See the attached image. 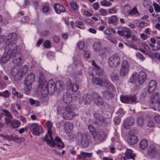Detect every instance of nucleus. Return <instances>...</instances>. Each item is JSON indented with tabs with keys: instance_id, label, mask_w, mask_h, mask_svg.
I'll list each match as a JSON object with an SVG mask.
<instances>
[{
	"instance_id": "obj_1",
	"label": "nucleus",
	"mask_w": 160,
	"mask_h": 160,
	"mask_svg": "<svg viewBox=\"0 0 160 160\" xmlns=\"http://www.w3.org/2000/svg\"><path fill=\"white\" fill-rule=\"evenodd\" d=\"M92 82L94 85L103 87L109 89H112L114 88L113 85L110 82L105 80H102L99 78H93Z\"/></svg>"
},
{
	"instance_id": "obj_2",
	"label": "nucleus",
	"mask_w": 160,
	"mask_h": 160,
	"mask_svg": "<svg viewBox=\"0 0 160 160\" xmlns=\"http://www.w3.org/2000/svg\"><path fill=\"white\" fill-rule=\"evenodd\" d=\"M35 79V75L33 73H30L27 76L24 82L25 86L24 90L27 94L29 93L32 89V84Z\"/></svg>"
},
{
	"instance_id": "obj_3",
	"label": "nucleus",
	"mask_w": 160,
	"mask_h": 160,
	"mask_svg": "<svg viewBox=\"0 0 160 160\" xmlns=\"http://www.w3.org/2000/svg\"><path fill=\"white\" fill-rule=\"evenodd\" d=\"M76 138L84 148H87L90 142V137L85 133L78 132Z\"/></svg>"
},
{
	"instance_id": "obj_4",
	"label": "nucleus",
	"mask_w": 160,
	"mask_h": 160,
	"mask_svg": "<svg viewBox=\"0 0 160 160\" xmlns=\"http://www.w3.org/2000/svg\"><path fill=\"white\" fill-rule=\"evenodd\" d=\"M51 140L49 139V137L47 138V141L48 144L51 147H54L55 145L57 146L58 147L63 148L64 147V143L62 142L61 139L58 137H56L53 140L52 137V139L50 138Z\"/></svg>"
},
{
	"instance_id": "obj_5",
	"label": "nucleus",
	"mask_w": 160,
	"mask_h": 160,
	"mask_svg": "<svg viewBox=\"0 0 160 160\" xmlns=\"http://www.w3.org/2000/svg\"><path fill=\"white\" fill-rule=\"evenodd\" d=\"M6 45L4 48L5 52H7L12 55L17 51V46L15 43H10V41H6Z\"/></svg>"
},
{
	"instance_id": "obj_6",
	"label": "nucleus",
	"mask_w": 160,
	"mask_h": 160,
	"mask_svg": "<svg viewBox=\"0 0 160 160\" xmlns=\"http://www.w3.org/2000/svg\"><path fill=\"white\" fill-rule=\"evenodd\" d=\"M121 61L118 56L114 55L110 56L108 59V64L110 66L115 67L118 66Z\"/></svg>"
},
{
	"instance_id": "obj_7",
	"label": "nucleus",
	"mask_w": 160,
	"mask_h": 160,
	"mask_svg": "<svg viewBox=\"0 0 160 160\" xmlns=\"http://www.w3.org/2000/svg\"><path fill=\"white\" fill-rule=\"evenodd\" d=\"M29 129L32 133L36 136H39L40 133H43V129L41 126L34 123L30 125Z\"/></svg>"
},
{
	"instance_id": "obj_8",
	"label": "nucleus",
	"mask_w": 160,
	"mask_h": 160,
	"mask_svg": "<svg viewBox=\"0 0 160 160\" xmlns=\"http://www.w3.org/2000/svg\"><path fill=\"white\" fill-rule=\"evenodd\" d=\"M65 109L66 111L62 114V117L64 119L67 120H71L75 118L76 114L74 112L69 111V106H66Z\"/></svg>"
},
{
	"instance_id": "obj_9",
	"label": "nucleus",
	"mask_w": 160,
	"mask_h": 160,
	"mask_svg": "<svg viewBox=\"0 0 160 160\" xmlns=\"http://www.w3.org/2000/svg\"><path fill=\"white\" fill-rule=\"evenodd\" d=\"M121 101L125 103L131 104L136 102V95H122L120 97Z\"/></svg>"
},
{
	"instance_id": "obj_10",
	"label": "nucleus",
	"mask_w": 160,
	"mask_h": 160,
	"mask_svg": "<svg viewBox=\"0 0 160 160\" xmlns=\"http://www.w3.org/2000/svg\"><path fill=\"white\" fill-rule=\"evenodd\" d=\"M12 61L15 64L19 66L21 65L24 62L22 55L19 52H16L13 57Z\"/></svg>"
},
{
	"instance_id": "obj_11",
	"label": "nucleus",
	"mask_w": 160,
	"mask_h": 160,
	"mask_svg": "<svg viewBox=\"0 0 160 160\" xmlns=\"http://www.w3.org/2000/svg\"><path fill=\"white\" fill-rule=\"evenodd\" d=\"M95 118L94 124L98 127L101 126L105 121L104 116L98 113H95L94 114Z\"/></svg>"
},
{
	"instance_id": "obj_12",
	"label": "nucleus",
	"mask_w": 160,
	"mask_h": 160,
	"mask_svg": "<svg viewBox=\"0 0 160 160\" xmlns=\"http://www.w3.org/2000/svg\"><path fill=\"white\" fill-rule=\"evenodd\" d=\"M129 68V66L128 62L126 60H123L122 63L120 70V76L122 77L125 76L128 72Z\"/></svg>"
},
{
	"instance_id": "obj_13",
	"label": "nucleus",
	"mask_w": 160,
	"mask_h": 160,
	"mask_svg": "<svg viewBox=\"0 0 160 160\" xmlns=\"http://www.w3.org/2000/svg\"><path fill=\"white\" fill-rule=\"evenodd\" d=\"M92 99L97 105L101 106L103 103L102 98L97 93H93L92 95Z\"/></svg>"
},
{
	"instance_id": "obj_14",
	"label": "nucleus",
	"mask_w": 160,
	"mask_h": 160,
	"mask_svg": "<svg viewBox=\"0 0 160 160\" xmlns=\"http://www.w3.org/2000/svg\"><path fill=\"white\" fill-rule=\"evenodd\" d=\"M92 100V96L88 93H86L84 95L82 100L79 102L81 103H83L85 105H88L90 104Z\"/></svg>"
},
{
	"instance_id": "obj_15",
	"label": "nucleus",
	"mask_w": 160,
	"mask_h": 160,
	"mask_svg": "<svg viewBox=\"0 0 160 160\" xmlns=\"http://www.w3.org/2000/svg\"><path fill=\"white\" fill-rule=\"evenodd\" d=\"M46 127L48 128V132L43 138V140L46 141L47 140V138L49 137L50 138L52 139V132L51 128L52 127V124L49 121H48L46 122Z\"/></svg>"
},
{
	"instance_id": "obj_16",
	"label": "nucleus",
	"mask_w": 160,
	"mask_h": 160,
	"mask_svg": "<svg viewBox=\"0 0 160 160\" xmlns=\"http://www.w3.org/2000/svg\"><path fill=\"white\" fill-rule=\"evenodd\" d=\"M48 88L50 94H53L55 93L56 89L53 80H52L49 81L48 84Z\"/></svg>"
},
{
	"instance_id": "obj_17",
	"label": "nucleus",
	"mask_w": 160,
	"mask_h": 160,
	"mask_svg": "<svg viewBox=\"0 0 160 160\" xmlns=\"http://www.w3.org/2000/svg\"><path fill=\"white\" fill-rule=\"evenodd\" d=\"M146 78V75L144 71H141L138 73V82L139 84H142L145 81Z\"/></svg>"
},
{
	"instance_id": "obj_18",
	"label": "nucleus",
	"mask_w": 160,
	"mask_h": 160,
	"mask_svg": "<svg viewBox=\"0 0 160 160\" xmlns=\"http://www.w3.org/2000/svg\"><path fill=\"white\" fill-rule=\"evenodd\" d=\"M134 123L135 121L133 118L131 117L128 118L124 121V127L125 128L128 129Z\"/></svg>"
},
{
	"instance_id": "obj_19",
	"label": "nucleus",
	"mask_w": 160,
	"mask_h": 160,
	"mask_svg": "<svg viewBox=\"0 0 160 160\" xmlns=\"http://www.w3.org/2000/svg\"><path fill=\"white\" fill-rule=\"evenodd\" d=\"M157 87V83L155 80H152L150 81L148 88V91L149 93L153 92L155 90Z\"/></svg>"
},
{
	"instance_id": "obj_20",
	"label": "nucleus",
	"mask_w": 160,
	"mask_h": 160,
	"mask_svg": "<svg viewBox=\"0 0 160 160\" xmlns=\"http://www.w3.org/2000/svg\"><path fill=\"white\" fill-rule=\"evenodd\" d=\"M39 76L38 86H41V85H44V87L46 86V85L48 84V82L46 80V77L42 73H40L39 74Z\"/></svg>"
},
{
	"instance_id": "obj_21",
	"label": "nucleus",
	"mask_w": 160,
	"mask_h": 160,
	"mask_svg": "<svg viewBox=\"0 0 160 160\" xmlns=\"http://www.w3.org/2000/svg\"><path fill=\"white\" fill-rule=\"evenodd\" d=\"M92 153L86 152L81 151L80 152V154L79 156L78 159H82L81 160H87V158H90L92 156Z\"/></svg>"
},
{
	"instance_id": "obj_22",
	"label": "nucleus",
	"mask_w": 160,
	"mask_h": 160,
	"mask_svg": "<svg viewBox=\"0 0 160 160\" xmlns=\"http://www.w3.org/2000/svg\"><path fill=\"white\" fill-rule=\"evenodd\" d=\"M62 99L64 102L66 104L70 103L72 100L71 94L68 92H66L63 94Z\"/></svg>"
},
{
	"instance_id": "obj_23",
	"label": "nucleus",
	"mask_w": 160,
	"mask_h": 160,
	"mask_svg": "<svg viewBox=\"0 0 160 160\" xmlns=\"http://www.w3.org/2000/svg\"><path fill=\"white\" fill-rule=\"evenodd\" d=\"M54 9L56 12L58 14H60L61 12H66L64 8L59 3L55 4Z\"/></svg>"
},
{
	"instance_id": "obj_24",
	"label": "nucleus",
	"mask_w": 160,
	"mask_h": 160,
	"mask_svg": "<svg viewBox=\"0 0 160 160\" xmlns=\"http://www.w3.org/2000/svg\"><path fill=\"white\" fill-rule=\"evenodd\" d=\"M57 92L59 93L64 90V83L61 81H57L55 84Z\"/></svg>"
},
{
	"instance_id": "obj_25",
	"label": "nucleus",
	"mask_w": 160,
	"mask_h": 160,
	"mask_svg": "<svg viewBox=\"0 0 160 160\" xmlns=\"http://www.w3.org/2000/svg\"><path fill=\"white\" fill-rule=\"evenodd\" d=\"M107 88L106 90L104 91L102 93L103 98L107 100L111 99L113 97L112 92L109 90V89Z\"/></svg>"
},
{
	"instance_id": "obj_26",
	"label": "nucleus",
	"mask_w": 160,
	"mask_h": 160,
	"mask_svg": "<svg viewBox=\"0 0 160 160\" xmlns=\"http://www.w3.org/2000/svg\"><path fill=\"white\" fill-rule=\"evenodd\" d=\"M38 86L41 89V94L42 96L43 97H46L49 93V92L48 88V84L45 87L44 86V85H41V86Z\"/></svg>"
},
{
	"instance_id": "obj_27",
	"label": "nucleus",
	"mask_w": 160,
	"mask_h": 160,
	"mask_svg": "<svg viewBox=\"0 0 160 160\" xmlns=\"http://www.w3.org/2000/svg\"><path fill=\"white\" fill-rule=\"evenodd\" d=\"M125 155L127 159H132L133 160H135L134 158L136 157V155L133 153V151L130 149H128L127 150Z\"/></svg>"
},
{
	"instance_id": "obj_28",
	"label": "nucleus",
	"mask_w": 160,
	"mask_h": 160,
	"mask_svg": "<svg viewBox=\"0 0 160 160\" xmlns=\"http://www.w3.org/2000/svg\"><path fill=\"white\" fill-rule=\"evenodd\" d=\"M11 55L7 52H5L1 58V61L3 63L7 62L10 59Z\"/></svg>"
},
{
	"instance_id": "obj_29",
	"label": "nucleus",
	"mask_w": 160,
	"mask_h": 160,
	"mask_svg": "<svg viewBox=\"0 0 160 160\" xmlns=\"http://www.w3.org/2000/svg\"><path fill=\"white\" fill-rule=\"evenodd\" d=\"M151 100L153 103L157 102L159 105L160 107V102H158V101L160 100L159 98V93L158 92H155L153 93L150 97Z\"/></svg>"
},
{
	"instance_id": "obj_30",
	"label": "nucleus",
	"mask_w": 160,
	"mask_h": 160,
	"mask_svg": "<svg viewBox=\"0 0 160 160\" xmlns=\"http://www.w3.org/2000/svg\"><path fill=\"white\" fill-rule=\"evenodd\" d=\"M72 128L73 124L71 122H67L64 127L65 132L66 133H69L72 130Z\"/></svg>"
},
{
	"instance_id": "obj_31",
	"label": "nucleus",
	"mask_w": 160,
	"mask_h": 160,
	"mask_svg": "<svg viewBox=\"0 0 160 160\" xmlns=\"http://www.w3.org/2000/svg\"><path fill=\"white\" fill-rule=\"evenodd\" d=\"M21 125V122L17 119H14L11 122L10 127L12 128H18Z\"/></svg>"
},
{
	"instance_id": "obj_32",
	"label": "nucleus",
	"mask_w": 160,
	"mask_h": 160,
	"mask_svg": "<svg viewBox=\"0 0 160 160\" xmlns=\"http://www.w3.org/2000/svg\"><path fill=\"white\" fill-rule=\"evenodd\" d=\"M128 141L130 144L133 145L137 142L138 141V138L136 135L129 137Z\"/></svg>"
},
{
	"instance_id": "obj_33",
	"label": "nucleus",
	"mask_w": 160,
	"mask_h": 160,
	"mask_svg": "<svg viewBox=\"0 0 160 160\" xmlns=\"http://www.w3.org/2000/svg\"><path fill=\"white\" fill-rule=\"evenodd\" d=\"M138 79V73L134 72L130 78V82L132 83H134L137 81Z\"/></svg>"
},
{
	"instance_id": "obj_34",
	"label": "nucleus",
	"mask_w": 160,
	"mask_h": 160,
	"mask_svg": "<svg viewBox=\"0 0 160 160\" xmlns=\"http://www.w3.org/2000/svg\"><path fill=\"white\" fill-rule=\"evenodd\" d=\"M148 143L147 141L145 139L141 140L140 143V147L142 150H144L147 147Z\"/></svg>"
},
{
	"instance_id": "obj_35",
	"label": "nucleus",
	"mask_w": 160,
	"mask_h": 160,
	"mask_svg": "<svg viewBox=\"0 0 160 160\" xmlns=\"http://www.w3.org/2000/svg\"><path fill=\"white\" fill-rule=\"evenodd\" d=\"M101 43L99 42H95L93 45V50L95 51H98L102 47Z\"/></svg>"
},
{
	"instance_id": "obj_36",
	"label": "nucleus",
	"mask_w": 160,
	"mask_h": 160,
	"mask_svg": "<svg viewBox=\"0 0 160 160\" xmlns=\"http://www.w3.org/2000/svg\"><path fill=\"white\" fill-rule=\"evenodd\" d=\"M134 15H135L136 16H139V13L136 7L133 8L130 11L128 16H133Z\"/></svg>"
},
{
	"instance_id": "obj_37",
	"label": "nucleus",
	"mask_w": 160,
	"mask_h": 160,
	"mask_svg": "<svg viewBox=\"0 0 160 160\" xmlns=\"http://www.w3.org/2000/svg\"><path fill=\"white\" fill-rule=\"evenodd\" d=\"M117 18L116 16H113L109 18L108 22L109 24H112L114 25H116L117 24Z\"/></svg>"
},
{
	"instance_id": "obj_38",
	"label": "nucleus",
	"mask_w": 160,
	"mask_h": 160,
	"mask_svg": "<svg viewBox=\"0 0 160 160\" xmlns=\"http://www.w3.org/2000/svg\"><path fill=\"white\" fill-rule=\"evenodd\" d=\"M29 102L30 104L35 107H38L39 106L40 102L37 100H35L32 98L29 99Z\"/></svg>"
},
{
	"instance_id": "obj_39",
	"label": "nucleus",
	"mask_w": 160,
	"mask_h": 160,
	"mask_svg": "<svg viewBox=\"0 0 160 160\" xmlns=\"http://www.w3.org/2000/svg\"><path fill=\"white\" fill-rule=\"evenodd\" d=\"M96 134L95 137H97L100 141H103L104 140L105 136L102 132H99L98 133L97 132Z\"/></svg>"
},
{
	"instance_id": "obj_40",
	"label": "nucleus",
	"mask_w": 160,
	"mask_h": 160,
	"mask_svg": "<svg viewBox=\"0 0 160 160\" xmlns=\"http://www.w3.org/2000/svg\"><path fill=\"white\" fill-rule=\"evenodd\" d=\"M88 128L91 134L93 137H95L97 135V132H96L94 127L92 125H89L88 126Z\"/></svg>"
},
{
	"instance_id": "obj_41",
	"label": "nucleus",
	"mask_w": 160,
	"mask_h": 160,
	"mask_svg": "<svg viewBox=\"0 0 160 160\" xmlns=\"http://www.w3.org/2000/svg\"><path fill=\"white\" fill-rule=\"evenodd\" d=\"M24 75L19 72L14 77V80L17 82H19Z\"/></svg>"
},
{
	"instance_id": "obj_42",
	"label": "nucleus",
	"mask_w": 160,
	"mask_h": 160,
	"mask_svg": "<svg viewBox=\"0 0 160 160\" xmlns=\"http://www.w3.org/2000/svg\"><path fill=\"white\" fill-rule=\"evenodd\" d=\"M28 69V66L25 65L19 69V72L24 75L27 72Z\"/></svg>"
},
{
	"instance_id": "obj_43",
	"label": "nucleus",
	"mask_w": 160,
	"mask_h": 160,
	"mask_svg": "<svg viewBox=\"0 0 160 160\" xmlns=\"http://www.w3.org/2000/svg\"><path fill=\"white\" fill-rule=\"evenodd\" d=\"M148 155L152 157H154L155 154V149L153 148H149L148 149Z\"/></svg>"
},
{
	"instance_id": "obj_44",
	"label": "nucleus",
	"mask_w": 160,
	"mask_h": 160,
	"mask_svg": "<svg viewBox=\"0 0 160 160\" xmlns=\"http://www.w3.org/2000/svg\"><path fill=\"white\" fill-rule=\"evenodd\" d=\"M130 10V7L128 4H126L124 6L123 12L124 13L127 14L128 16Z\"/></svg>"
},
{
	"instance_id": "obj_45",
	"label": "nucleus",
	"mask_w": 160,
	"mask_h": 160,
	"mask_svg": "<svg viewBox=\"0 0 160 160\" xmlns=\"http://www.w3.org/2000/svg\"><path fill=\"white\" fill-rule=\"evenodd\" d=\"M10 95V94L7 90L0 92V96L4 97V98L9 97Z\"/></svg>"
},
{
	"instance_id": "obj_46",
	"label": "nucleus",
	"mask_w": 160,
	"mask_h": 160,
	"mask_svg": "<svg viewBox=\"0 0 160 160\" xmlns=\"http://www.w3.org/2000/svg\"><path fill=\"white\" fill-rule=\"evenodd\" d=\"M12 94L17 97L18 98H21L22 97L23 95L21 94L19 92L16 91L15 89L13 88L12 89Z\"/></svg>"
},
{
	"instance_id": "obj_47",
	"label": "nucleus",
	"mask_w": 160,
	"mask_h": 160,
	"mask_svg": "<svg viewBox=\"0 0 160 160\" xmlns=\"http://www.w3.org/2000/svg\"><path fill=\"white\" fill-rule=\"evenodd\" d=\"M3 112L5 114V115L7 117V118H12V116L8 110L4 109L3 110Z\"/></svg>"
},
{
	"instance_id": "obj_48",
	"label": "nucleus",
	"mask_w": 160,
	"mask_h": 160,
	"mask_svg": "<svg viewBox=\"0 0 160 160\" xmlns=\"http://www.w3.org/2000/svg\"><path fill=\"white\" fill-rule=\"evenodd\" d=\"M111 78L113 82H116L119 79L118 75L117 73H113L111 75Z\"/></svg>"
},
{
	"instance_id": "obj_49",
	"label": "nucleus",
	"mask_w": 160,
	"mask_h": 160,
	"mask_svg": "<svg viewBox=\"0 0 160 160\" xmlns=\"http://www.w3.org/2000/svg\"><path fill=\"white\" fill-rule=\"evenodd\" d=\"M8 38H10L11 41L14 40L17 38V34L15 33L9 34L8 35Z\"/></svg>"
},
{
	"instance_id": "obj_50",
	"label": "nucleus",
	"mask_w": 160,
	"mask_h": 160,
	"mask_svg": "<svg viewBox=\"0 0 160 160\" xmlns=\"http://www.w3.org/2000/svg\"><path fill=\"white\" fill-rule=\"evenodd\" d=\"M70 6L73 9L74 11H75L79 8L78 5L75 2L70 3Z\"/></svg>"
},
{
	"instance_id": "obj_51",
	"label": "nucleus",
	"mask_w": 160,
	"mask_h": 160,
	"mask_svg": "<svg viewBox=\"0 0 160 160\" xmlns=\"http://www.w3.org/2000/svg\"><path fill=\"white\" fill-rule=\"evenodd\" d=\"M98 52L99 53V55L102 56L106 53L107 49L105 47H102Z\"/></svg>"
},
{
	"instance_id": "obj_52",
	"label": "nucleus",
	"mask_w": 160,
	"mask_h": 160,
	"mask_svg": "<svg viewBox=\"0 0 160 160\" xmlns=\"http://www.w3.org/2000/svg\"><path fill=\"white\" fill-rule=\"evenodd\" d=\"M0 136L2 137L4 140H8V141H11V135L10 136L8 135H4L3 134H0Z\"/></svg>"
},
{
	"instance_id": "obj_53",
	"label": "nucleus",
	"mask_w": 160,
	"mask_h": 160,
	"mask_svg": "<svg viewBox=\"0 0 160 160\" xmlns=\"http://www.w3.org/2000/svg\"><path fill=\"white\" fill-rule=\"evenodd\" d=\"M19 72V70L17 69L16 67H14L12 69L11 71V75L14 77Z\"/></svg>"
},
{
	"instance_id": "obj_54",
	"label": "nucleus",
	"mask_w": 160,
	"mask_h": 160,
	"mask_svg": "<svg viewBox=\"0 0 160 160\" xmlns=\"http://www.w3.org/2000/svg\"><path fill=\"white\" fill-rule=\"evenodd\" d=\"M144 120L142 117H139L138 118L137 123L139 126H142L144 124Z\"/></svg>"
},
{
	"instance_id": "obj_55",
	"label": "nucleus",
	"mask_w": 160,
	"mask_h": 160,
	"mask_svg": "<svg viewBox=\"0 0 160 160\" xmlns=\"http://www.w3.org/2000/svg\"><path fill=\"white\" fill-rule=\"evenodd\" d=\"M15 140V142L17 143L21 141V138L20 137L14 136L11 135V141Z\"/></svg>"
},
{
	"instance_id": "obj_56",
	"label": "nucleus",
	"mask_w": 160,
	"mask_h": 160,
	"mask_svg": "<svg viewBox=\"0 0 160 160\" xmlns=\"http://www.w3.org/2000/svg\"><path fill=\"white\" fill-rule=\"evenodd\" d=\"M10 110L14 114H18V112L15 109V105L14 104H11Z\"/></svg>"
},
{
	"instance_id": "obj_57",
	"label": "nucleus",
	"mask_w": 160,
	"mask_h": 160,
	"mask_svg": "<svg viewBox=\"0 0 160 160\" xmlns=\"http://www.w3.org/2000/svg\"><path fill=\"white\" fill-rule=\"evenodd\" d=\"M84 43L82 41H79L77 44V46L80 49H82L84 47Z\"/></svg>"
},
{
	"instance_id": "obj_58",
	"label": "nucleus",
	"mask_w": 160,
	"mask_h": 160,
	"mask_svg": "<svg viewBox=\"0 0 160 160\" xmlns=\"http://www.w3.org/2000/svg\"><path fill=\"white\" fill-rule=\"evenodd\" d=\"M51 41L49 40L45 41L43 43L44 46L47 48H49L51 47Z\"/></svg>"
},
{
	"instance_id": "obj_59",
	"label": "nucleus",
	"mask_w": 160,
	"mask_h": 160,
	"mask_svg": "<svg viewBox=\"0 0 160 160\" xmlns=\"http://www.w3.org/2000/svg\"><path fill=\"white\" fill-rule=\"evenodd\" d=\"M97 70L96 71L97 74H98V76H101L103 73V69L99 67V68H97Z\"/></svg>"
},
{
	"instance_id": "obj_60",
	"label": "nucleus",
	"mask_w": 160,
	"mask_h": 160,
	"mask_svg": "<svg viewBox=\"0 0 160 160\" xmlns=\"http://www.w3.org/2000/svg\"><path fill=\"white\" fill-rule=\"evenodd\" d=\"M155 11L158 12L160 11V6L157 3L154 2L153 4Z\"/></svg>"
},
{
	"instance_id": "obj_61",
	"label": "nucleus",
	"mask_w": 160,
	"mask_h": 160,
	"mask_svg": "<svg viewBox=\"0 0 160 160\" xmlns=\"http://www.w3.org/2000/svg\"><path fill=\"white\" fill-rule=\"evenodd\" d=\"M71 88L72 91L76 92L79 88L78 85L77 83H74L73 85H72Z\"/></svg>"
},
{
	"instance_id": "obj_62",
	"label": "nucleus",
	"mask_w": 160,
	"mask_h": 160,
	"mask_svg": "<svg viewBox=\"0 0 160 160\" xmlns=\"http://www.w3.org/2000/svg\"><path fill=\"white\" fill-rule=\"evenodd\" d=\"M74 64L76 66H78L79 64H81V61L79 58H74L73 60Z\"/></svg>"
},
{
	"instance_id": "obj_63",
	"label": "nucleus",
	"mask_w": 160,
	"mask_h": 160,
	"mask_svg": "<svg viewBox=\"0 0 160 160\" xmlns=\"http://www.w3.org/2000/svg\"><path fill=\"white\" fill-rule=\"evenodd\" d=\"M101 5L102 6H106L108 7L112 3L109 1H102L100 2Z\"/></svg>"
},
{
	"instance_id": "obj_64",
	"label": "nucleus",
	"mask_w": 160,
	"mask_h": 160,
	"mask_svg": "<svg viewBox=\"0 0 160 160\" xmlns=\"http://www.w3.org/2000/svg\"><path fill=\"white\" fill-rule=\"evenodd\" d=\"M83 54L85 58H90V54L88 50H84Z\"/></svg>"
}]
</instances>
